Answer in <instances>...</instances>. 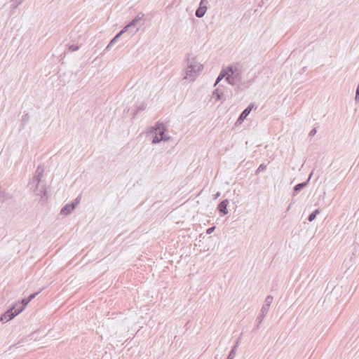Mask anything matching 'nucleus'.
Returning a JSON list of instances; mask_svg holds the SVG:
<instances>
[{
  "instance_id": "obj_10",
  "label": "nucleus",
  "mask_w": 359,
  "mask_h": 359,
  "mask_svg": "<svg viewBox=\"0 0 359 359\" xmlns=\"http://www.w3.org/2000/svg\"><path fill=\"white\" fill-rule=\"evenodd\" d=\"M229 204V201L227 199L223 200L219 205H218V210L223 213L224 215H226L228 213L227 210V205Z\"/></svg>"
},
{
  "instance_id": "obj_11",
  "label": "nucleus",
  "mask_w": 359,
  "mask_h": 359,
  "mask_svg": "<svg viewBox=\"0 0 359 359\" xmlns=\"http://www.w3.org/2000/svg\"><path fill=\"white\" fill-rule=\"evenodd\" d=\"M311 177V174L310 175L309 179L303 182L299 183L296 184L294 187V194H297L299 191H300L302 189H303L305 187L307 186L309 181Z\"/></svg>"
},
{
  "instance_id": "obj_16",
  "label": "nucleus",
  "mask_w": 359,
  "mask_h": 359,
  "mask_svg": "<svg viewBox=\"0 0 359 359\" xmlns=\"http://www.w3.org/2000/svg\"><path fill=\"white\" fill-rule=\"evenodd\" d=\"M227 76H228V72H227L226 68L222 69L214 86H215L216 85H217V83H219V82H220V81L222 79H223L224 78H225L226 79Z\"/></svg>"
},
{
  "instance_id": "obj_12",
  "label": "nucleus",
  "mask_w": 359,
  "mask_h": 359,
  "mask_svg": "<svg viewBox=\"0 0 359 359\" xmlns=\"http://www.w3.org/2000/svg\"><path fill=\"white\" fill-rule=\"evenodd\" d=\"M162 130H166V128L161 122H157L154 127L151 128V133L155 131L156 133H158Z\"/></svg>"
},
{
  "instance_id": "obj_21",
  "label": "nucleus",
  "mask_w": 359,
  "mask_h": 359,
  "mask_svg": "<svg viewBox=\"0 0 359 359\" xmlns=\"http://www.w3.org/2000/svg\"><path fill=\"white\" fill-rule=\"evenodd\" d=\"M68 48L70 51H76L79 50V47L77 45H70Z\"/></svg>"
},
{
  "instance_id": "obj_19",
  "label": "nucleus",
  "mask_w": 359,
  "mask_h": 359,
  "mask_svg": "<svg viewBox=\"0 0 359 359\" xmlns=\"http://www.w3.org/2000/svg\"><path fill=\"white\" fill-rule=\"evenodd\" d=\"M319 212H319V210H318V209L315 210L314 211H313V212H312L309 215V217H308V220H309V222H313V221L316 219V217L317 215H318V214H319Z\"/></svg>"
},
{
  "instance_id": "obj_30",
  "label": "nucleus",
  "mask_w": 359,
  "mask_h": 359,
  "mask_svg": "<svg viewBox=\"0 0 359 359\" xmlns=\"http://www.w3.org/2000/svg\"><path fill=\"white\" fill-rule=\"evenodd\" d=\"M145 109V106L144 105H141L138 107V110H143Z\"/></svg>"
},
{
  "instance_id": "obj_2",
  "label": "nucleus",
  "mask_w": 359,
  "mask_h": 359,
  "mask_svg": "<svg viewBox=\"0 0 359 359\" xmlns=\"http://www.w3.org/2000/svg\"><path fill=\"white\" fill-rule=\"evenodd\" d=\"M43 172V170L38 167L34 176L27 185L29 191H32L34 195L41 198L46 195V187L43 184H41V178Z\"/></svg>"
},
{
  "instance_id": "obj_26",
  "label": "nucleus",
  "mask_w": 359,
  "mask_h": 359,
  "mask_svg": "<svg viewBox=\"0 0 359 359\" xmlns=\"http://www.w3.org/2000/svg\"><path fill=\"white\" fill-rule=\"evenodd\" d=\"M39 294V292H36V293H34V294H32L28 298V302H31L34 298H35V297Z\"/></svg>"
},
{
  "instance_id": "obj_20",
  "label": "nucleus",
  "mask_w": 359,
  "mask_h": 359,
  "mask_svg": "<svg viewBox=\"0 0 359 359\" xmlns=\"http://www.w3.org/2000/svg\"><path fill=\"white\" fill-rule=\"evenodd\" d=\"M23 0H11L12 6L14 8H16L19 5L22 3Z\"/></svg>"
},
{
  "instance_id": "obj_28",
  "label": "nucleus",
  "mask_w": 359,
  "mask_h": 359,
  "mask_svg": "<svg viewBox=\"0 0 359 359\" xmlns=\"http://www.w3.org/2000/svg\"><path fill=\"white\" fill-rule=\"evenodd\" d=\"M215 229V226H212V227H210L209 229H207V233L208 234H210Z\"/></svg>"
},
{
  "instance_id": "obj_1",
  "label": "nucleus",
  "mask_w": 359,
  "mask_h": 359,
  "mask_svg": "<svg viewBox=\"0 0 359 359\" xmlns=\"http://www.w3.org/2000/svg\"><path fill=\"white\" fill-rule=\"evenodd\" d=\"M203 69V65L199 59L194 55H189L187 60V68L183 79L194 81Z\"/></svg>"
},
{
  "instance_id": "obj_6",
  "label": "nucleus",
  "mask_w": 359,
  "mask_h": 359,
  "mask_svg": "<svg viewBox=\"0 0 359 359\" xmlns=\"http://www.w3.org/2000/svg\"><path fill=\"white\" fill-rule=\"evenodd\" d=\"M254 107V104H250L248 105L247 108H245L243 112L239 116L236 123L237 124H241L243 121L247 118V116L250 114V111Z\"/></svg>"
},
{
  "instance_id": "obj_23",
  "label": "nucleus",
  "mask_w": 359,
  "mask_h": 359,
  "mask_svg": "<svg viewBox=\"0 0 359 359\" xmlns=\"http://www.w3.org/2000/svg\"><path fill=\"white\" fill-rule=\"evenodd\" d=\"M30 302H28L27 299H23L21 302H20V304L22 306H24V308Z\"/></svg>"
},
{
  "instance_id": "obj_32",
  "label": "nucleus",
  "mask_w": 359,
  "mask_h": 359,
  "mask_svg": "<svg viewBox=\"0 0 359 359\" xmlns=\"http://www.w3.org/2000/svg\"><path fill=\"white\" fill-rule=\"evenodd\" d=\"M220 195L219 192H217L215 196V198H217V197H219Z\"/></svg>"
},
{
  "instance_id": "obj_8",
  "label": "nucleus",
  "mask_w": 359,
  "mask_h": 359,
  "mask_svg": "<svg viewBox=\"0 0 359 359\" xmlns=\"http://www.w3.org/2000/svg\"><path fill=\"white\" fill-rule=\"evenodd\" d=\"M144 16V14L140 13L128 25L125 26L122 29L124 32H127L130 27H135L137 23L141 20Z\"/></svg>"
},
{
  "instance_id": "obj_9",
  "label": "nucleus",
  "mask_w": 359,
  "mask_h": 359,
  "mask_svg": "<svg viewBox=\"0 0 359 359\" xmlns=\"http://www.w3.org/2000/svg\"><path fill=\"white\" fill-rule=\"evenodd\" d=\"M76 208V203H69L65 205L60 210V214L68 215L72 212Z\"/></svg>"
},
{
  "instance_id": "obj_13",
  "label": "nucleus",
  "mask_w": 359,
  "mask_h": 359,
  "mask_svg": "<svg viewBox=\"0 0 359 359\" xmlns=\"http://www.w3.org/2000/svg\"><path fill=\"white\" fill-rule=\"evenodd\" d=\"M240 341H241V337H238L237 341L236 342V344L233 346V348L230 351L229 355H228L227 359H233L234 358L236 349L238 348V347L239 346V344H240Z\"/></svg>"
},
{
  "instance_id": "obj_24",
  "label": "nucleus",
  "mask_w": 359,
  "mask_h": 359,
  "mask_svg": "<svg viewBox=\"0 0 359 359\" xmlns=\"http://www.w3.org/2000/svg\"><path fill=\"white\" fill-rule=\"evenodd\" d=\"M316 133H317V130H316V128H313V129L310 131V133H309V136H310V137H313V136H314V135L316 134Z\"/></svg>"
},
{
  "instance_id": "obj_27",
  "label": "nucleus",
  "mask_w": 359,
  "mask_h": 359,
  "mask_svg": "<svg viewBox=\"0 0 359 359\" xmlns=\"http://www.w3.org/2000/svg\"><path fill=\"white\" fill-rule=\"evenodd\" d=\"M165 130H162L160 133H158V135H160V137H169L168 135L165 134Z\"/></svg>"
},
{
  "instance_id": "obj_25",
  "label": "nucleus",
  "mask_w": 359,
  "mask_h": 359,
  "mask_svg": "<svg viewBox=\"0 0 359 359\" xmlns=\"http://www.w3.org/2000/svg\"><path fill=\"white\" fill-rule=\"evenodd\" d=\"M266 165H264L263 164L260 165L259 167L257 170V172H259L262 171L263 170L266 169Z\"/></svg>"
},
{
  "instance_id": "obj_15",
  "label": "nucleus",
  "mask_w": 359,
  "mask_h": 359,
  "mask_svg": "<svg viewBox=\"0 0 359 359\" xmlns=\"http://www.w3.org/2000/svg\"><path fill=\"white\" fill-rule=\"evenodd\" d=\"M11 309H13V312L16 313V316L20 313L24 309V306H22L20 304V302H16L11 308Z\"/></svg>"
},
{
  "instance_id": "obj_29",
  "label": "nucleus",
  "mask_w": 359,
  "mask_h": 359,
  "mask_svg": "<svg viewBox=\"0 0 359 359\" xmlns=\"http://www.w3.org/2000/svg\"><path fill=\"white\" fill-rule=\"evenodd\" d=\"M79 201H80V198L79 197H77L74 202H73L72 203H76V207L77 206V205L79 203Z\"/></svg>"
},
{
  "instance_id": "obj_7",
  "label": "nucleus",
  "mask_w": 359,
  "mask_h": 359,
  "mask_svg": "<svg viewBox=\"0 0 359 359\" xmlns=\"http://www.w3.org/2000/svg\"><path fill=\"white\" fill-rule=\"evenodd\" d=\"M16 316V313H15L13 309H8L4 314L1 315L0 318V320L3 323H7L9 320H12Z\"/></svg>"
},
{
  "instance_id": "obj_17",
  "label": "nucleus",
  "mask_w": 359,
  "mask_h": 359,
  "mask_svg": "<svg viewBox=\"0 0 359 359\" xmlns=\"http://www.w3.org/2000/svg\"><path fill=\"white\" fill-rule=\"evenodd\" d=\"M125 33L123 30H121L119 33H118L109 42V43L106 47L105 50H109L110 47L117 41V39Z\"/></svg>"
},
{
  "instance_id": "obj_5",
  "label": "nucleus",
  "mask_w": 359,
  "mask_h": 359,
  "mask_svg": "<svg viewBox=\"0 0 359 359\" xmlns=\"http://www.w3.org/2000/svg\"><path fill=\"white\" fill-rule=\"evenodd\" d=\"M269 299V296L266 297V300H265L266 304L262 308L260 314H259V316L257 318V327L259 326V324L262 323L263 319L264 318V317L268 313L269 306V304H268V300Z\"/></svg>"
},
{
  "instance_id": "obj_31",
  "label": "nucleus",
  "mask_w": 359,
  "mask_h": 359,
  "mask_svg": "<svg viewBox=\"0 0 359 359\" xmlns=\"http://www.w3.org/2000/svg\"><path fill=\"white\" fill-rule=\"evenodd\" d=\"M28 119L27 115H25V117L22 118V121H25Z\"/></svg>"
},
{
  "instance_id": "obj_3",
  "label": "nucleus",
  "mask_w": 359,
  "mask_h": 359,
  "mask_svg": "<svg viewBox=\"0 0 359 359\" xmlns=\"http://www.w3.org/2000/svg\"><path fill=\"white\" fill-rule=\"evenodd\" d=\"M228 76L226 81L231 86L238 84L242 81L243 66L240 63H234L226 67Z\"/></svg>"
},
{
  "instance_id": "obj_22",
  "label": "nucleus",
  "mask_w": 359,
  "mask_h": 359,
  "mask_svg": "<svg viewBox=\"0 0 359 359\" xmlns=\"http://www.w3.org/2000/svg\"><path fill=\"white\" fill-rule=\"evenodd\" d=\"M355 100L356 102L359 101V83L357 86L356 91H355Z\"/></svg>"
},
{
  "instance_id": "obj_18",
  "label": "nucleus",
  "mask_w": 359,
  "mask_h": 359,
  "mask_svg": "<svg viewBox=\"0 0 359 359\" xmlns=\"http://www.w3.org/2000/svg\"><path fill=\"white\" fill-rule=\"evenodd\" d=\"M170 139V137H158V133H156V136L154 137L152 140L153 144H158L161 142V141H168Z\"/></svg>"
},
{
  "instance_id": "obj_14",
  "label": "nucleus",
  "mask_w": 359,
  "mask_h": 359,
  "mask_svg": "<svg viewBox=\"0 0 359 359\" xmlns=\"http://www.w3.org/2000/svg\"><path fill=\"white\" fill-rule=\"evenodd\" d=\"M222 95H223L222 90H221L219 88H217L213 91L212 98L214 99L215 102H217L221 99Z\"/></svg>"
},
{
  "instance_id": "obj_33",
  "label": "nucleus",
  "mask_w": 359,
  "mask_h": 359,
  "mask_svg": "<svg viewBox=\"0 0 359 359\" xmlns=\"http://www.w3.org/2000/svg\"><path fill=\"white\" fill-rule=\"evenodd\" d=\"M138 31H139V28H137V29H135V31L134 32V33H136V32H138Z\"/></svg>"
},
{
  "instance_id": "obj_4",
  "label": "nucleus",
  "mask_w": 359,
  "mask_h": 359,
  "mask_svg": "<svg viewBox=\"0 0 359 359\" xmlns=\"http://www.w3.org/2000/svg\"><path fill=\"white\" fill-rule=\"evenodd\" d=\"M208 4V0H201L199 7L196 11V16L197 18H203L208 9L207 5Z\"/></svg>"
}]
</instances>
